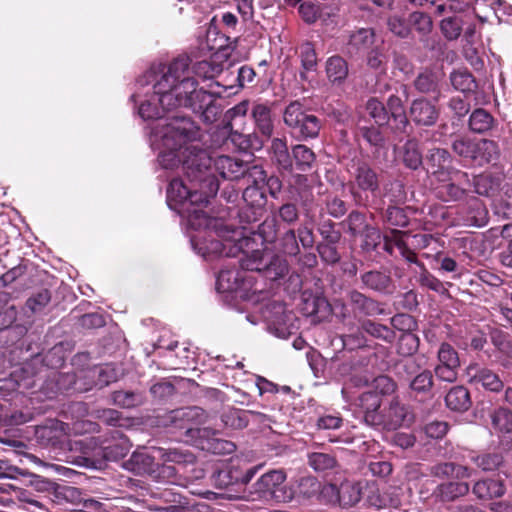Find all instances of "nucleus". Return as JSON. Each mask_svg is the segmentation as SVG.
<instances>
[{
  "label": "nucleus",
  "mask_w": 512,
  "mask_h": 512,
  "mask_svg": "<svg viewBox=\"0 0 512 512\" xmlns=\"http://www.w3.org/2000/svg\"><path fill=\"white\" fill-rule=\"evenodd\" d=\"M361 499V488L359 484L354 482H343L339 486V499L338 503L344 507H352L356 505Z\"/></svg>",
  "instance_id": "31"
},
{
  "label": "nucleus",
  "mask_w": 512,
  "mask_h": 512,
  "mask_svg": "<svg viewBox=\"0 0 512 512\" xmlns=\"http://www.w3.org/2000/svg\"><path fill=\"white\" fill-rule=\"evenodd\" d=\"M452 158L450 153L442 148H435L430 150L427 156V164L429 170L433 175H445L449 174V168Z\"/></svg>",
  "instance_id": "24"
},
{
  "label": "nucleus",
  "mask_w": 512,
  "mask_h": 512,
  "mask_svg": "<svg viewBox=\"0 0 512 512\" xmlns=\"http://www.w3.org/2000/svg\"><path fill=\"white\" fill-rule=\"evenodd\" d=\"M415 88L421 93L434 92L438 88V77L432 72H423L414 81Z\"/></svg>",
  "instance_id": "49"
},
{
  "label": "nucleus",
  "mask_w": 512,
  "mask_h": 512,
  "mask_svg": "<svg viewBox=\"0 0 512 512\" xmlns=\"http://www.w3.org/2000/svg\"><path fill=\"white\" fill-rule=\"evenodd\" d=\"M255 474L254 469L242 472L231 465L229 468L219 471L217 479L221 486L228 487L236 483H248Z\"/></svg>",
  "instance_id": "26"
},
{
  "label": "nucleus",
  "mask_w": 512,
  "mask_h": 512,
  "mask_svg": "<svg viewBox=\"0 0 512 512\" xmlns=\"http://www.w3.org/2000/svg\"><path fill=\"white\" fill-rule=\"evenodd\" d=\"M227 90L219 82L209 85V90L197 89L189 76L188 59L176 58L152 86V93L140 102L139 115L143 119L160 118L165 111L179 107L199 113L206 123H212L220 113L214 103Z\"/></svg>",
  "instance_id": "2"
},
{
  "label": "nucleus",
  "mask_w": 512,
  "mask_h": 512,
  "mask_svg": "<svg viewBox=\"0 0 512 512\" xmlns=\"http://www.w3.org/2000/svg\"><path fill=\"white\" fill-rule=\"evenodd\" d=\"M450 81L455 90L462 93L473 92L477 85L473 75L467 70H457L451 73Z\"/></svg>",
  "instance_id": "36"
},
{
  "label": "nucleus",
  "mask_w": 512,
  "mask_h": 512,
  "mask_svg": "<svg viewBox=\"0 0 512 512\" xmlns=\"http://www.w3.org/2000/svg\"><path fill=\"white\" fill-rule=\"evenodd\" d=\"M410 22L414 28L423 36L430 33L432 29L431 18L422 12H414L410 16Z\"/></svg>",
  "instance_id": "57"
},
{
  "label": "nucleus",
  "mask_w": 512,
  "mask_h": 512,
  "mask_svg": "<svg viewBox=\"0 0 512 512\" xmlns=\"http://www.w3.org/2000/svg\"><path fill=\"white\" fill-rule=\"evenodd\" d=\"M198 137L199 129L191 119L175 117L151 127L149 141L151 147L159 152L158 162L164 169H175L182 161L188 169L195 167L199 174L209 179H213L208 173L212 166L224 179L247 178L251 167L226 155L212 159L196 144Z\"/></svg>",
  "instance_id": "1"
},
{
  "label": "nucleus",
  "mask_w": 512,
  "mask_h": 512,
  "mask_svg": "<svg viewBox=\"0 0 512 512\" xmlns=\"http://www.w3.org/2000/svg\"><path fill=\"white\" fill-rule=\"evenodd\" d=\"M355 182L361 190L375 192L379 188L377 174L367 164H361L357 167Z\"/></svg>",
  "instance_id": "28"
},
{
  "label": "nucleus",
  "mask_w": 512,
  "mask_h": 512,
  "mask_svg": "<svg viewBox=\"0 0 512 512\" xmlns=\"http://www.w3.org/2000/svg\"><path fill=\"white\" fill-rule=\"evenodd\" d=\"M492 425L500 433H510L512 431V412L500 408L491 415Z\"/></svg>",
  "instance_id": "44"
},
{
  "label": "nucleus",
  "mask_w": 512,
  "mask_h": 512,
  "mask_svg": "<svg viewBox=\"0 0 512 512\" xmlns=\"http://www.w3.org/2000/svg\"><path fill=\"white\" fill-rule=\"evenodd\" d=\"M433 386L432 373L424 370L418 373L410 382V388L416 393H426L431 390Z\"/></svg>",
  "instance_id": "50"
},
{
  "label": "nucleus",
  "mask_w": 512,
  "mask_h": 512,
  "mask_svg": "<svg viewBox=\"0 0 512 512\" xmlns=\"http://www.w3.org/2000/svg\"><path fill=\"white\" fill-rule=\"evenodd\" d=\"M440 193L446 196V200H460L464 197L466 189L456 183H447L441 187Z\"/></svg>",
  "instance_id": "62"
},
{
  "label": "nucleus",
  "mask_w": 512,
  "mask_h": 512,
  "mask_svg": "<svg viewBox=\"0 0 512 512\" xmlns=\"http://www.w3.org/2000/svg\"><path fill=\"white\" fill-rule=\"evenodd\" d=\"M361 328L371 336L382 339L386 342H392L395 339V333L391 328L371 320L363 321Z\"/></svg>",
  "instance_id": "41"
},
{
  "label": "nucleus",
  "mask_w": 512,
  "mask_h": 512,
  "mask_svg": "<svg viewBox=\"0 0 512 512\" xmlns=\"http://www.w3.org/2000/svg\"><path fill=\"white\" fill-rule=\"evenodd\" d=\"M388 27L393 34L402 38L407 37L410 32L409 26L405 21L397 16H392L388 19Z\"/></svg>",
  "instance_id": "63"
},
{
  "label": "nucleus",
  "mask_w": 512,
  "mask_h": 512,
  "mask_svg": "<svg viewBox=\"0 0 512 512\" xmlns=\"http://www.w3.org/2000/svg\"><path fill=\"white\" fill-rule=\"evenodd\" d=\"M247 270L241 267L237 269L221 270L216 281V288L219 292H235L240 296L246 295L252 289V282L247 276Z\"/></svg>",
  "instance_id": "13"
},
{
  "label": "nucleus",
  "mask_w": 512,
  "mask_h": 512,
  "mask_svg": "<svg viewBox=\"0 0 512 512\" xmlns=\"http://www.w3.org/2000/svg\"><path fill=\"white\" fill-rule=\"evenodd\" d=\"M251 114L259 132L266 137H270L274 128L270 107L263 103H254Z\"/></svg>",
  "instance_id": "22"
},
{
  "label": "nucleus",
  "mask_w": 512,
  "mask_h": 512,
  "mask_svg": "<svg viewBox=\"0 0 512 512\" xmlns=\"http://www.w3.org/2000/svg\"><path fill=\"white\" fill-rule=\"evenodd\" d=\"M264 318L269 322L270 326L274 327L277 332V336L286 337V331L280 328L281 324L284 322L285 309L284 306L280 303H275L271 305V309L269 307L264 311Z\"/></svg>",
  "instance_id": "37"
},
{
  "label": "nucleus",
  "mask_w": 512,
  "mask_h": 512,
  "mask_svg": "<svg viewBox=\"0 0 512 512\" xmlns=\"http://www.w3.org/2000/svg\"><path fill=\"white\" fill-rule=\"evenodd\" d=\"M438 364L434 368L436 377L448 383L455 382L458 376L460 360L457 351L448 343H442L438 353Z\"/></svg>",
  "instance_id": "12"
},
{
  "label": "nucleus",
  "mask_w": 512,
  "mask_h": 512,
  "mask_svg": "<svg viewBox=\"0 0 512 512\" xmlns=\"http://www.w3.org/2000/svg\"><path fill=\"white\" fill-rule=\"evenodd\" d=\"M284 123L298 138H315L320 131V120L313 114L307 113L301 103L291 102L284 111Z\"/></svg>",
  "instance_id": "10"
},
{
  "label": "nucleus",
  "mask_w": 512,
  "mask_h": 512,
  "mask_svg": "<svg viewBox=\"0 0 512 512\" xmlns=\"http://www.w3.org/2000/svg\"><path fill=\"white\" fill-rule=\"evenodd\" d=\"M192 229L204 230L203 235L191 236V244L206 259L222 255L236 257L239 253L245 257L250 245L255 244L254 237L245 236L239 229L229 230L220 219L209 216L208 225L203 223L201 227Z\"/></svg>",
  "instance_id": "4"
},
{
  "label": "nucleus",
  "mask_w": 512,
  "mask_h": 512,
  "mask_svg": "<svg viewBox=\"0 0 512 512\" xmlns=\"http://www.w3.org/2000/svg\"><path fill=\"white\" fill-rule=\"evenodd\" d=\"M349 300L355 314L374 316L384 312L378 302L358 291L350 292Z\"/></svg>",
  "instance_id": "20"
},
{
  "label": "nucleus",
  "mask_w": 512,
  "mask_h": 512,
  "mask_svg": "<svg viewBox=\"0 0 512 512\" xmlns=\"http://www.w3.org/2000/svg\"><path fill=\"white\" fill-rule=\"evenodd\" d=\"M403 162L410 169H417L422 164V155L419 151L418 143L409 140L403 147Z\"/></svg>",
  "instance_id": "43"
},
{
  "label": "nucleus",
  "mask_w": 512,
  "mask_h": 512,
  "mask_svg": "<svg viewBox=\"0 0 512 512\" xmlns=\"http://www.w3.org/2000/svg\"><path fill=\"white\" fill-rule=\"evenodd\" d=\"M451 147L459 157L479 166L497 160L499 155L497 143L488 139L460 136L453 140Z\"/></svg>",
  "instance_id": "9"
},
{
  "label": "nucleus",
  "mask_w": 512,
  "mask_h": 512,
  "mask_svg": "<svg viewBox=\"0 0 512 512\" xmlns=\"http://www.w3.org/2000/svg\"><path fill=\"white\" fill-rule=\"evenodd\" d=\"M462 30V20L459 17H448L441 21V31L449 40L457 39Z\"/></svg>",
  "instance_id": "51"
},
{
  "label": "nucleus",
  "mask_w": 512,
  "mask_h": 512,
  "mask_svg": "<svg viewBox=\"0 0 512 512\" xmlns=\"http://www.w3.org/2000/svg\"><path fill=\"white\" fill-rule=\"evenodd\" d=\"M366 110L378 125H384L389 120L388 111L383 103L376 98H371L367 101Z\"/></svg>",
  "instance_id": "47"
},
{
  "label": "nucleus",
  "mask_w": 512,
  "mask_h": 512,
  "mask_svg": "<svg viewBox=\"0 0 512 512\" xmlns=\"http://www.w3.org/2000/svg\"><path fill=\"white\" fill-rule=\"evenodd\" d=\"M418 347V338L412 333H405L399 340V351L402 354H412Z\"/></svg>",
  "instance_id": "64"
},
{
  "label": "nucleus",
  "mask_w": 512,
  "mask_h": 512,
  "mask_svg": "<svg viewBox=\"0 0 512 512\" xmlns=\"http://www.w3.org/2000/svg\"><path fill=\"white\" fill-rule=\"evenodd\" d=\"M472 461L483 471H493L501 465L503 458L500 454L493 453L472 457Z\"/></svg>",
  "instance_id": "52"
},
{
  "label": "nucleus",
  "mask_w": 512,
  "mask_h": 512,
  "mask_svg": "<svg viewBox=\"0 0 512 512\" xmlns=\"http://www.w3.org/2000/svg\"><path fill=\"white\" fill-rule=\"evenodd\" d=\"M248 182H252L243 191V199L251 206H262L265 203L264 184L266 181L265 171L254 165L248 172Z\"/></svg>",
  "instance_id": "15"
},
{
  "label": "nucleus",
  "mask_w": 512,
  "mask_h": 512,
  "mask_svg": "<svg viewBox=\"0 0 512 512\" xmlns=\"http://www.w3.org/2000/svg\"><path fill=\"white\" fill-rule=\"evenodd\" d=\"M466 375L469 383L480 384L487 390L498 392L503 388V382L496 373L477 363H472L467 367Z\"/></svg>",
  "instance_id": "16"
},
{
  "label": "nucleus",
  "mask_w": 512,
  "mask_h": 512,
  "mask_svg": "<svg viewBox=\"0 0 512 512\" xmlns=\"http://www.w3.org/2000/svg\"><path fill=\"white\" fill-rule=\"evenodd\" d=\"M172 419L179 420L182 423L180 428L186 429L187 434L199 439L198 444L202 449H206L215 454H230L236 449L231 441L216 438L217 432L208 427H198L205 423L206 414L200 407L182 408L172 412Z\"/></svg>",
  "instance_id": "6"
},
{
  "label": "nucleus",
  "mask_w": 512,
  "mask_h": 512,
  "mask_svg": "<svg viewBox=\"0 0 512 512\" xmlns=\"http://www.w3.org/2000/svg\"><path fill=\"white\" fill-rule=\"evenodd\" d=\"M503 180L501 174H481L474 178L473 185L475 192L479 195L494 197L500 191V186Z\"/></svg>",
  "instance_id": "21"
},
{
  "label": "nucleus",
  "mask_w": 512,
  "mask_h": 512,
  "mask_svg": "<svg viewBox=\"0 0 512 512\" xmlns=\"http://www.w3.org/2000/svg\"><path fill=\"white\" fill-rule=\"evenodd\" d=\"M180 164L192 186H186L182 179H172L167 189V203L171 209L187 219L190 228H199L203 223L208 225V215L202 208L217 193L218 184L214 179L199 174L195 167L188 169L182 161Z\"/></svg>",
  "instance_id": "3"
},
{
  "label": "nucleus",
  "mask_w": 512,
  "mask_h": 512,
  "mask_svg": "<svg viewBox=\"0 0 512 512\" xmlns=\"http://www.w3.org/2000/svg\"><path fill=\"white\" fill-rule=\"evenodd\" d=\"M419 268L421 272L418 276V282L421 286L426 287L430 290L440 292L443 290L442 282L433 276L424 266V264H419Z\"/></svg>",
  "instance_id": "55"
},
{
  "label": "nucleus",
  "mask_w": 512,
  "mask_h": 512,
  "mask_svg": "<svg viewBox=\"0 0 512 512\" xmlns=\"http://www.w3.org/2000/svg\"><path fill=\"white\" fill-rule=\"evenodd\" d=\"M247 415L265 417V415L255 411H242L238 409H229L223 413L221 419L226 427L233 429H242L247 426L248 418Z\"/></svg>",
  "instance_id": "30"
},
{
  "label": "nucleus",
  "mask_w": 512,
  "mask_h": 512,
  "mask_svg": "<svg viewBox=\"0 0 512 512\" xmlns=\"http://www.w3.org/2000/svg\"><path fill=\"white\" fill-rule=\"evenodd\" d=\"M122 467L135 475H148L157 481L169 479L175 473L173 466L159 465L146 451L133 452L130 458L123 462Z\"/></svg>",
  "instance_id": "11"
},
{
  "label": "nucleus",
  "mask_w": 512,
  "mask_h": 512,
  "mask_svg": "<svg viewBox=\"0 0 512 512\" xmlns=\"http://www.w3.org/2000/svg\"><path fill=\"white\" fill-rule=\"evenodd\" d=\"M271 151L273 159L281 168L285 170H290L292 168L293 162L289 154L286 141L279 138L273 139Z\"/></svg>",
  "instance_id": "38"
},
{
  "label": "nucleus",
  "mask_w": 512,
  "mask_h": 512,
  "mask_svg": "<svg viewBox=\"0 0 512 512\" xmlns=\"http://www.w3.org/2000/svg\"><path fill=\"white\" fill-rule=\"evenodd\" d=\"M68 425L57 420L51 421L48 425L41 427L37 433L40 438L45 439L52 446H62L67 436Z\"/></svg>",
  "instance_id": "23"
},
{
  "label": "nucleus",
  "mask_w": 512,
  "mask_h": 512,
  "mask_svg": "<svg viewBox=\"0 0 512 512\" xmlns=\"http://www.w3.org/2000/svg\"><path fill=\"white\" fill-rule=\"evenodd\" d=\"M498 122L491 113L483 108L475 109L469 117L468 126L473 133L486 134L492 131Z\"/></svg>",
  "instance_id": "19"
},
{
  "label": "nucleus",
  "mask_w": 512,
  "mask_h": 512,
  "mask_svg": "<svg viewBox=\"0 0 512 512\" xmlns=\"http://www.w3.org/2000/svg\"><path fill=\"white\" fill-rule=\"evenodd\" d=\"M253 499L273 500L278 503H288L296 497L293 484L286 483V473L281 470H271L263 474L252 486Z\"/></svg>",
  "instance_id": "7"
},
{
  "label": "nucleus",
  "mask_w": 512,
  "mask_h": 512,
  "mask_svg": "<svg viewBox=\"0 0 512 512\" xmlns=\"http://www.w3.org/2000/svg\"><path fill=\"white\" fill-rule=\"evenodd\" d=\"M409 115L418 126H433L439 118V109L425 98L416 99L411 103Z\"/></svg>",
  "instance_id": "17"
},
{
  "label": "nucleus",
  "mask_w": 512,
  "mask_h": 512,
  "mask_svg": "<svg viewBox=\"0 0 512 512\" xmlns=\"http://www.w3.org/2000/svg\"><path fill=\"white\" fill-rule=\"evenodd\" d=\"M359 405L365 422L371 426L395 430L412 421V415L408 408L401 404L397 397L393 398L388 405H384L381 409L382 400L380 395L369 391L359 397Z\"/></svg>",
  "instance_id": "5"
},
{
  "label": "nucleus",
  "mask_w": 512,
  "mask_h": 512,
  "mask_svg": "<svg viewBox=\"0 0 512 512\" xmlns=\"http://www.w3.org/2000/svg\"><path fill=\"white\" fill-rule=\"evenodd\" d=\"M93 376H97L96 385L104 387L118 379L119 373L117 369L111 364H105L96 367L92 371Z\"/></svg>",
  "instance_id": "46"
},
{
  "label": "nucleus",
  "mask_w": 512,
  "mask_h": 512,
  "mask_svg": "<svg viewBox=\"0 0 512 512\" xmlns=\"http://www.w3.org/2000/svg\"><path fill=\"white\" fill-rule=\"evenodd\" d=\"M472 491L479 499L486 500L503 496L505 487L500 480L489 479L476 482Z\"/></svg>",
  "instance_id": "25"
},
{
  "label": "nucleus",
  "mask_w": 512,
  "mask_h": 512,
  "mask_svg": "<svg viewBox=\"0 0 512 512\" xmlns=\"http://www.w3.org/2000/svg\"><path fill=\"white\" fill-rule=\"evenodd\" d=\"M339 240V235L334 233L328 237V242L320 243L317 251L323 261L329 264H335L339 261L340 255L334 244Z\"/></svg>",
  "instance_id": "42"
},
{
  "label": "nucleus",
  "mask_w": 512,
  "mask_h": 512,
  "mask_svg": "<svg viewBox=\"0 0 512 512\" xmlns=\"http://www.w3.org/2000/svg\"><path fill=\"white\" fill-rule=\"evenodd\" d=\"M375 41L372 29L361 28L351 34L349 44L358 50L368 49Z\"/></svg>",
  "instance_id": "45"
},
{
  "label": "nucleus",
  "mask_w": 512,
  "mask_h": 512,
  "mask_svg": "<svg viewBox=\"0 0 512 512\" xmlns=\"http://www.w3.org/2000/svg\"><path fill=\"white\" fill-rule=\"evenodd\" d=\"M446 405L454 411H466L471 405L470 394L463 386L453 387L445 397Z\"/></svg>",
  "instance_id": "27"
},
{
  "label": "nucleus",
  "mask_w": 512,
  "mask_h": 512,
  "mask_svg": "<svg viewBox=\"0 0 512 512\" xmlns=\"http://www.w3.org/2000/svg\"><path fill=\"white\" fill-rule=\"evenodd\" d=\"M113 402L123 408H131L139 404V397L131 392L118 391L113 394Z\"/></svg>",
  "instance_id": "59"
},
{
  "label": "nucleus",
  "mask_w": 512,
  "mask_h": 512,
  "mask_svg": "<svg viewBox=\"0 0 512 512\" xmlns=\"http://www.w3.org/2000/svg\"><path fill=\"white\" fill-rule=\"evenodd\" d=\"M294 488L296 491V497L294 499H311L318 495L321 484L315 477L306 476L300 478L296 486L294 485Z\"/></svg>",
  "instance_id": "35"
},
{
  "label": "nucleus",
  "mask_w": 512,
  "mask_h": 512,
  "mask_svg": "<svg viewBox=\"0 0 512 512\" xmlns=\"http://www.w3.org/2000/svg\"><path fill=\"white\" fill-rule=\"evenodd\" d=\"M387 106L391 116L398 121L401 126L405 127L408 120L404 113L402 100L398 96L391 95L387 101Z\"/></svg>",
  "instance_id": "53"
},
{
  "label": "nucleus",
  "mask_w": 512,
  "mask_h": 512,
  "mask_svg": "<svg viewBox=\"0 0 512 512\" xmlns=\"http://www.w3.org/2000/svg\"><path fill=\"white\" fill-rule=\"evenodd\" d=\"M282 251L288 255H296L299 252V246L294 230L287 231L281 240Z\"/></svg>",
  "instance_id": "61"
},
{
  "label": "nucleus",
  "mask_w": 512,
  "mask_h": 512,
  "mask_svg": "<svg viewBox=\"0 0 512 512\" xmlns=\"http://www.w3.org/2000/svg\"><path fill=\"white\" fill-rule=\"evenodd\" d=\"M302 67L306 71L314 70L317 65V56L314 46L307 42L300 48Z\"/></svg>",
  "instance_id": "54"
},
{
  "label": "nucleus",
  "mask_w": 512,
  "mask_h": 512,
  "mask_svg": "<svg viewBox=\"0 0 512 512\" xmlns=\"http://www.w3.org/2000/svg\"><path fill=\"white\" fill-rule=\"evenodd\" d=\"M181 58H187L188 66H190V59L188 57L182 56ZM188 69L189 76L197 83L192 74L203 80L214 79L223 71V64L221 63V61L218 60L217 55H214L209 60L197 62L193 66L192 70L190 69V67H188ZM196 88L199 89L197 86Z\"/></svg>",
  "instance_id": "18"
},
{
  "label": "nucleus",
  "mask_w": 512,
  "mask_h": 512,
  "mask_svg": "<svg viewBox=\"0 0 512 512\" xmlns=\"http://www.w3.org/2000/svg\"><path fill=\"white\" fill-rule=\"evenodd\" d=\"M326 74L333 84H341L348 75V65L340 56H332L326 62Z\"/></svg>",
  "instance_id": "29"
},
{
  "label": "nucleus",
  "mask_w": 512,
  "mask_h": 512,
  "mask_svg": "<svg viewBox=\"0 0 512 512\" xmlns=\"http://www.w3.org/2000/svg\"><path fill=\"white\" fill-rule=\"evenodd\" d=\"M129 451L128 442L124 439L111 444L109 446L104 447L101 450L102 456L108 461H117L118 459L124 457ZM98 455L100 451L97 452Z\"/></svg>",
  "instance_id": "48"
},
{
  "label": "nucleus",
  "mask_w": 512,
  "mask_h": 512,
  "mask_svg": "<svg viewBox=\"0 0 512 512\" xmlns=\"http://www.w3.org/2000/svg\"><path fill=\"white\" fill-rule=\"evenodd\" d=\"M293 159L296 167L301 171L310 169L315 162L314 152L305 145H295L292 148Z\"/></svg>",
  "instance_id": "39"
},
{
  "label": "nucleus",
  "mask_w": 512,
  "mask_h": 512,
  "mask_svg": "<svg viewBox=\"0 0 512 512\" xmlns=\"http://www.w3.org/2000/svg\"><path fill=\"white\" fill-rule=\"evenodd\" d=\"M374 389L376 390L374 393L387 395L391 394L396 389L395 382L388 376L382 375L374 379L373 381Z\"/></svg>",
  "instance_id": "60"
},
{
  "label": "nucleus",
  "mask_w": 512,
  "mask_h": 512,
  "mask_svg": "<svg viewBox=\"0 0 512 512\" xmlns=\"http://www.w3.org/2000/svg\"><path fill=\"white\" fill-rule=\"evenodd\" d=\"M91 442L92 440L88 442L87 439H67L66 437L61 447L71 453H79L69 456V462L86 468H98L99 461L95 458L98 453L91 447Z\"/></svg>",
  "instance_id": "14"
},
{
  "label": "nucleus",
  "mask_w": 512,
  "mask_h": 512,
  "mask_svg": "<svg viewBox=\"0 0 512 512\" xmlns=\"http://www.w3.org/2000/svg\"><path fill=\"white\" fill-rule=\"evenodd\" d=\"M299 13L307 23H314L317 19L322 17L321 7L313 2H303L299 6Z\"/></svg>",
  "instance_id": "56"
},
{
  "label": "nucleus",
  "mask_w": 512,
  "mask_h": 512,
  "mask_svg": "<svg viewBox=\"0 0 512 512\" xmlns=\"http://www.w3.org/2000/svg\"><path fill=\"white\" fill-rule=\"evenodd\" d=\"M251 244L249 253L239 260L240 266L249 271L262 272L270 280H276L283 277L288 272V264L285 259L274 255L268 249L255 248Z\"/></svg>",
  "instance_id": "8"
},
{
  "label": "nucleus",
  "mask_w": 512,
  "mask_h": 512,
  "mask_svg": "<svg viewBox=\"0 0 512 512\" xmlns=\"http://www.w3.org/2000/svg\"><path fill=\"white\" fill-rule=\"evenodd\" d=\"M469 484L466 482H447L437 487L436 494L443 501H453L469 492Z\"/></svg>",
  "instance_id": "32"
},
{
  "label": "nucleus",
  "mask_w": 512,
  "mask_h": 512,
  "mask_svg": "<svg viewBox=\"0 0 512 512\" xmlns=\"http://www.w3.org/2000/svg\"><path fill=\"white\" fill-rule=\"evenodd\" d=\"M308 463L317 472L334 469L337 466L335 457L329 453L312 452L308 455Z\"/></svg>",
  "instance_id": "40"
},
{
  "label": "nucleus",
  "mask_w": 512,
  "mask_h": 512,
  "mask_svg": "<svg viewBox=\"0 0 512 512\" xmlns=\"http://www.w3.org/2000/svg\"><path fill=\"white\" fill-rule=\"evenodd\" d=\"M364 286L375 291H388L391 285V278L385 273L379 271H369L361 276Z\"/></svg>",
  "instance_id": "34"
},
{
  "label": "nucleus",
  "mask_w": 512,
  "mask_h": 512,
  "mask_svg": "<svg viewBox=\"0 0 512 512\" xmlns=\"http://www.w3.org/2000/svg\"><path fill=\"white\" fill-rule=\"evenodd\" d=\"M51 296L48 290H42L26 302L27 308L33 313L40 312L49 302Z\"/></svg>",
  "instance_id": "58"
},
{
  "label": "nucleus",
  "mask_w": 512,
  "mask_h": 512,
  "mask_svg": "<svg viewBox=\"0 0 512 512\" xmlns=\"http://www.w3.org/2000/svg\"><path fill=\"white\" fill-rule=\"evenodd\" d=\"M399 491V488H393L390 493L391 495H388L387 493L380 495L378 491L371 490V494L367 496V501L371 506L378 509L386 507L398 508L401 505Z\"/></svg>",
  "instance_id": "33"
}]
</instances>
